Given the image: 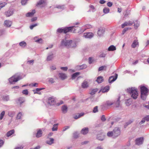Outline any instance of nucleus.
<instances>
[{
  "instance_id": "obj_1",
  "label": "nucleus",
  "mask_w": 149,
  "mask_h": 149,
  "mask_svg": "<svg viewBox=\"0 0 149 149\" xmlns=\"http://www.w3.org/2000/svg\"><path fill=\"white\" fill-rule=\"evenodd\" d=\"M79 41L77 39L70 40L68 38H65L61 41V46L68 48H75L77 46V43Z\"/></svg>"
},
{
  "instance_id": "obj_2",
  "label": "nucleus",
  "mask_w": 149,
  "mask_h": 149,
  "mask_svg": "<svg viewBox=\"0 0 149 149\" xmlns=\"http://www.w3.org/2000/svg\"><path fill=\"white\" fill-rule=\"evenodd\" d=\"M127 92L134 99H136L139 95L137 88L135 87H130L127 88Z\"/></svg>"
},
{
  "instance_id": "obj_3",
  "label": "nucleus",
  "mask_w": 149,
  "mask_h": 149,
  "mask_svg": "<svg viewBox=\"0 0 149 149\" xmlns=\"http://www.w3.org/2000/svg\"><path fill=\"white\" fill-rule=\"evenodd\" d=\"M141 89V99L143 100H146L148 94L149 90L144 86H140Z\"/></svg>"
},
{
  "instance_id": "obj_4",
  "label": "nucleus",
  "mask_w": 149,
  "mask_h": 149,
  "mask_svg": "<svg viewBox=\"0 0 149 149\" xmlns=\"http://www.w3.org/2000/svg\"><path fill=\"white\" fill-rule=\"evenodd\" d=\"M73 27L71 26L65 27L64 28H59L57 30V33H62L67 34L69 33H72Z\"/></svg>"
},
{
  "instance_id": "obj_5",
  "label": "nucleus",
  "mask_w": 149,
  "mask_h": 149,
  "mask_svg": "<svg viewBox=\"0 0 149 149\" xmlns=\"http://www.w3.org/2000/svg\"><path fill=\"white\" fill-rule=\"evenodd\" d=\"M21 77L18 74H15L10 78V84H13L22 79Z\"/></svg>"
},
{
  "instance_id": "obj_6",
  "label": "nucleus",
  "mask_w": 149,
  "mask_h": 149,
  "mask_svg": "<svg viewBox=\"0 0 149 149\" xmlns=\"http://www.w3.org/2000/svg\"><path fill=\"white\" fill-rule=\"evenodd\" d=\"M113 132V138H116L120 134V128L118 127H116L114 128Z\"/></svg>"
},
{
  "instance_id": "obj_7",
  "label": "nucleus",
  "mask_w": 149,
  "mask_h": 149,
  "mask_svg": "<svg viewBox=\"0 0 149 149\" xmlns=\"http://www.w3.org/2000/svg\"><path fill=\"white\" fill-rule=\"evenodd\" d=\"M47 102L50 105H56V101L54 97H50L48 98Z\"/></svg>"
},
{
  "instance_id": "obj_8",
  "label": "nucleus",
  "mask_w": 149,
  "mask_h": 149,
  "mask_svg": "<svg viewBox=\"0 0 149 149\" xmlns=\"http://www.w3.org/2000/svg\"><path fill=\"white\" fill-rule=\"evenodd\" d=\"M143 141L144 139L143 137L138 138L135 140V144L138 146L141 145L143 143Z\"/></svg>"
},
{
  "instance_id": "obj_9",
  "label": "nucleus",
  "mask_w": 149,
  "mask_h": 149,
  "mask_svg": "<svg viewBox=\"0 0 149 149\" xmlns=\"http://www.w3.org/2000/svg\"><path fill=\"white\" fill-rule=\"evenodd\" d=\"M71 27H73L72 31V33H78L82 31L80 30V28L78 26H71Z\"/></svg>"
},
{
  "instance_id": "obj_10",
  "label": "nucleus",
  "mask_w": 149,
  "mask_h": 149,
  "mask_svg": "<svg viewBox=\"0 0 149 149\" xmlns=\"http://www.w3.org/2000/svg\"><path fill=\"white\" fill-rule=\"evenodd\" d=\"M87 67V66L86 64H83L81 65L76 66L75 67V69L76 70H79L86 69Z\"/></svg>"
},
{
  "instance_id": "obj_11",
  "label": "nucleus",
  "mask_w": 149,
  "mask_h": 149,
  "mask_svg": "<svg viewBox=\"0 0 149 149\" xmlns=\"http://www.w3.org/2000/svg\"><path fill=\"white\" fill-rule=\"evenodd\" d=\"M118 77V75L115 74L114 75H113L110 77L109 79V82L111 83L115 81L117 79Z\"/></svg>"
},
{
  "instance_id": "obj_12",
  "label": "nucleus",
  "mask_w": 149,
  "mask_h": 149,
  "mask_svg": "<svg viewBox=\"0 0 149 149\" xmlns=\"http://www.w3.org/2000/svg\"><path fill=\"white\" fill-rule=\"evenodd\" d=\"M133 22L130 21H129L128 22H125L122 24L121 26L122 28H123L126 26H131L133 24Z\"/></svg>"
},
{
  "instance_id": "obj_13",
  "label": "nucleus",
  "mask_w": 149,
  "mask_h": 149,
  "mask_svg": "<svg viewBox=\"0 0 149 149\" xmlns=\"http://www.w3.org/2000/svg\"><path fill=\"white\" fill-rule=\"evenodd\" d=\"M54 139L52 138H47V139L46 141V143L50 145H51L52 144L54 143Z\"/></svg>"
},
{
  "instance_id": "obj_14",
  "label": "nucleus",
  "mask_w": 149,
  "mask_h": 149,
  "mask_svg": "<svg viewBox=\"0 0 149 149\" xmlns=\"http://www.w3.org/2000/svg\"><path fill=\"white\" fill-rule=\"evenodd\" d=\"M104 30L103 28L100 27L98 28L97 31V34L99 36H102L104 32Z\"/></svg>"
},
{
  "instance_id": "obj_15",
  "label": "nucleus",
  "mask_w": 149,
  "mask_h": 149,
  "mask_svg": "<svg viewBox=\"0 0 149 149\" xmlns=\"http://www.w3.org/2000/svg\"><path fill=\"white\" fill-rule=\"evenodd\" d=\"M139 45V43L138 40H134L132 42L131 45V47L132 48H135L136 47H138Z\"/></svg>"
},
{
  "instance_id": "obj_16",
  "label": "nucleus",
  "mask_w": 149,
  "mask_h": 149,
  "mask_svg": "<svg viewBox=\"0 0 149 149\" xmlns=\"http://www.w3.org/2000/svg\"><path fill=\"white\" fill-rule=\"evenodd\" d=\"M59 77L62 80H64L67 78L66 74L63 73H59L58 74Z\"/></svg>"
},
{
  "instance_id": "obj_17",
  "label": "nucleus",
  "mask_w": 149,
  "mask_h": 149,
  "mask_svg": "<svg viewBox=\"0 0 149 149\" xmlns=\"http://www.w3.org/2000/svg\"><path fill=\"white\" fill-rule=\"evenodd\" d=\"M81 86L83 88H87L89 86L88 83L87 81L85 80L82 83Z\"/></svg>"
},
{
  "instance_id": "obj_18",
  "label": "nucleus",
  "mask_w": 149,
  "mask_h": 149,
  "mask_svg": "<svg viewBox=\"0 0 149 149\" xmlns=\"http://www.w3.org/2000/svg\"><path fill=\"white\" fill-rule=\"evenodd\" d=\"M88 132V127H85L82 129L81 132V134L83 135H85L87 134Z\"/></svg>"
},
{
  "instance_id": "obj_19",
  "label": "nucleus",
  "mask_w": 149,
  "mask_h": 149,
  "mask_svg": "<svg viewBox=\"0 0 149 149\" xmlns=\"http://www.w3.org/2000/svg\"><path fill=\"white\" fill-rule=\"evenodd\" d=\"M94 36L92 32L84 33V37H93Z\"/></svg>"
},
{
  "instance_id": "obj_20",
  "label": "nucleus",
  "mask_w": 149,
  "mask_h": 149,
  "mask_svg": "<svg viewBox=\"0 0 149 149\" xmlns=\"http://www.w3.org/2000/svg\"><path fill=\"white\" fill-rule=\"evenodd\" d=\"M61 110L63 113H66L67 112L68 110L67 107L65 105H63L61 107Z\"/></svg>"
},
{
  "instance_id": "obj_21",
  "label": "nucleus",
  "mask_w": 149,
  "mask_h": 149,
  "mask_svg": "<svg viewBox=\"0 0 149 149\" xmlns=\"http://www.w3.org/2000/svg\"><path fill=\"white\" fill-rule=\"evenodd\" d=\"M113 106L116 107H118L120 106V102L119 99H118L116 101L113 102Z\"/></svg>"
},
{
  "instance_id": "obj_22",
  "label": "nucleus",
  "mask_w": 149,
  "mask_h": 149,
  "mask_svg": "<svg viewBox=\"0 0 149 149\" xmlns=\"http://www.w3.org/2000/svg\"><path fill=\"white\" fill-rule=\"evenodd\" d=\"M42 130L39 129L38 130L36 134V136L37 138H39L42 136Z\"/></svg>"
},
{
  "instance_id": "obj_23",
  "label": "nucleus",
  "mask_w": 149,
  "mask_h": 149,
  "mask_svg": "<svg viewBox=\"0 0 149 149\" xmlns=\"http://www.w3.org/2000/svg\"><path fill=\"white\" fill-rule=\"evenodd\" d=\"M35 12V10H32L31 12H30L26 14V16L27 17H31L34 15Z\"/></svg>"
},
{
  "instance_id": "obj_24",
  "label": "nucleus",
  "mask_w": 149,
  "mask_h": 149,
  "mask_svg": "<svg viewBox=\"0 0 149 149\" xmlns=\"http://www.w3.org/2000/svg\"><path fill=\"white\" fill-rule=\"evenodd\" d=\"M43 88H37L35 90H33V91L34 94H38L40 95L41 94V92H40V91L42 89H43Z\"/></svg>"
},
{
  "instance_id": "obj_25",
  "label": "nucleus",
  "mask_w": 149,
  "mask_h": 149,
  "mask_svg": "<svg viewBox=\"0 0 149 149\" xmlns=\"http://www.w3.org/2000/svg\"><path fill=\"white\" fill-rule=\"evenodd\" d=\"M109 89V87L107 86L103 88H102L101 90V91L102 93H104L108 91Z\"/></svg>"
},
{
  "instance_id": "obj_26",
  "label": "nucleus",
  "mask_w": 149,
  "mask_h": 149,
  "mask_svg": "<svg viewBox=\"0 0 149 149\" xmlns=\"http://www.w3.org/2000/svg\"><path fill=\"white\" fill-rule=\"evenodd\" d=\"M103 80V77L102 76H99L97 77L96 81L98 83H102Z\"/></svg>"
},
{
  "instance_id": "obj_27",
  "label": "nucleus",
  "mask_w": 149,
  "mask_h": 149,
  "mask_svg": "<svg viewBox=\"0 0 149 149\" xmlns=\"http://www.w3.org/2000/svg\"><path fill=\"white\" fill-rule=\"evenodd\" d=\"M97 139L100 141H103L104 139V136L102 134L97 135Z\"/></svg>"
},
{
  "instance_id": "obj_28",
  "label": "nucleus",
  "mask_w": 149,
  "mask_h": 149,
  "mask_svg": "<svg viewBox=\"0 0 149 149\" xmlns=\"http://www.w3.org/2000/svg\"><path fill=\"white\" fill-rule=\"evenodd\" d=\"M114 102L112 101H107L106 102L105 105L106 106L110 107L113 104Z\"/></svg>"
},
{
  "instance_id": "obj_29",
  "label": "nucleus",
  "mask_w": 149,
  "mask_h": 149,
  "mask_svg": "<svg viewBox=\"0 0 149 149\" xmlns=\"http://www.w3.org/2000/svg\"><path fill=\"white\" fill-rule=\"evenodd\" d=\"M80 74V72H76L73 74L72 75V79H74L77 76Z\"/></svg>"
},
{
  "instance_id": "obj_30",
  "label": "nucleus",
  "mask_w": 149,
  "mask_h": 149,
  "mask_svg": "<svg viewBox=\"0 0 149 149\" xmlns=\"http://www.w3.org/2000/svg\"><path fill=\"white\" fill-rule=\"evenodd\" d=\"M54 57L53 54L52 53H50L47 58V60L48 61H51L53 59Z\"/></svg>"
},
{
  "instance_id": "obj_31",
  "label": "nucleus",
  "mask_w": 149,
  "mask_h": 149,
  "mask_svg": "<svg viewBox=\"0 0 149 149\" xmlns=\"http://www.w3.org/2000/svg\"><path fill=\"white\" fill-rule=\"evenodd\" d=\"M84 115V113H81L74 116V118L76 119H78L81 117L83 116Z\"/></svg>"
},
{
  "instance_id": "obj_32",
  "label": "nucleus",
  "mask_w": 149,
  "mask_h": 149,
  "mask_svg": "<svg viewBox=\"0 0 149 149\" xmlns=\"http://www.w3.org/2000/svg\"><path fill=\"white\" fill-rule=\"evenodd\" d=\"M116 49V47L113 45H111L108 48V51H113Z\"/></svg>"
},
{
  "instance_id": "obj_33",
  "label": "nucleus",
  "mask_w": 149,
  "mask_h": 149,
  "mask_svg": "<svg viewBox=\"0 0 149 149\" xmlns=\"http://www.w3.org/2000/svg\"><path fill=\"white\" fill-rule=\"evenodd\" d=\"M19 45L22 47L24 48L26 46V43L25 42L23 41L19 42Z\"/></svg>"
},
{
  "instance_id": "obj_34",
  "label": "nucleus",
  "mask_w": 149,
  "mask_h": 149,
  "mask_svg": "<svg viewBox=\"0 0 149 149\" xmlns=\"http://www.w3.org/2000/svg\"><path fill=\"white\" fill-rule=\"evenodd\" d=\"M79 133L77 132H75L73 133V137L75 139H77L79 137Z\"/></svg>"
},
{
  "instance_id": "obj_35",
  "label": "nucleus",
  "mask_w": 149,
  "mask_h": 149,
  "mask_svg": "<svg viewBox=\"0 0 149 149\" xmlns=\"http://www.w3.org/2000/svg\"><path fill=\"white\" fill-rule=\"evenodd\" d=\"M34 40L35 42L38 43H42L43 42L41 38H35Z\"/></svg>"
},
{
  "instance_id": "obj_36",
  "label": "nucleus",
  "mask_w": 149,
  "mask_h": 149,
  "mask_svg": "<svg viewBox=\"0 0 149 149\" xmlns=\"http://www.w3.org/2000/svg\"><path fill=\"white\" fill-rule=\"evenodd\" d=\"M139 26V23L137 21L134 22V26L135 29H137Z\"/></svg>"
},
{
  "instance_id": "obj_37",
  "label": "nucleus",
  "mask_w": 149,
  "mask_h": 149,
  "mask_svg": "<svg viewBox=\"0 0 149 149\" xmlns=\"http://www.w3.org/2000/svg\"><path fill=\"white\" fill-rule=\"evenodd\" d=\"M47 82L49 83L52 84L54 82V81L52 78H48L47 79Z\"/></svg>"
},
{
  "instance_id": "obj_38",
  "label": "nucleus",
  "mask_w": 149,
  "mask_h": 149,
  "mask_svg": "<svg viewBox=\"0 0 149 149\" xmlns=\"http://www.w3.org/2000/svg\"><path fill=\"white\" fill-rule=\"evenodd\" d=\"M22 116V113L21 112H19L17 114V118L18 119H20L21 118Z\"/></svg>"
},
{
  "instance_id": "obj_39",
  "label": "nucleus",
  "mask_w": 149,
  "mask_h": 149,
  "mask_svg": "<svg viewBox=\"0 0 149 149\" xmlns=\"http://www.w3.org/2000/svg\"><path fill=\"white\" fill-rule=\"evenodd\" d=\"M58 124H55L53 126V127L52 128V131H57V126H58Z\"/></svg>"
},
{
  "instance_id": "obj_40",
  "label": "nucleus",
  "mask_w": 149,
  "mask_h": 149,
  "mask_svg": "<svg viewBox=\"0 0 149 149\" xmlns=\"http://www.w3.org/2000/svg\"><path fill=\"white\" fill-rule=\"evenodd\" d=\"M18 101L20 106H21L22 104L24 102V100L23 98H20L18 99Z\"/></svg>"
},
{
  "instance_id": "obj_41",
  "label": "nucleus",
  "mask_w": 149,
  "mask_h": 149,
  "mask_svg": "<svg viewBox=\"0 0 149 149\" xmlns=\"http://www.w3.org/2000/svg\"><path fill=\"white\" fill-rule=\"evenodd\" d=\"M107 136L109 137H113V131H109L107 133Z\"/></svg>"
},
{
  "instance_id": "obj_42",
  "label": "nucleus",
  "mask_w": 149,
  "mask_h": 149,
  "mask_svg": "<svg viewBox=\"0 0 149 149\" xmlns=\"http://www.w3.org/2000/svg\"><path fill=\"white\" fill-rule=\"evenodd\" d=\"M125 103L127 106H129L131 104L132 101L131 100H126Z\"/></svg>"
},
{
  "instance_id": "obj_43",
  "label": "nucleus",
  "mask_w": 149,
  "mask_h": 149,
  "mask_svg": "<svg viewBox=\"0 0 149 149\" xmlns=\"http://www.w3.org/2000/svg\"><path fill=\"white\" fill-rule=\"evenodd\" d=\"M45 2V0H40L39 1L38 3H37L36 6H40L42 4Z\"/></svg>"
},
{
  "instance_id": "obj_44",
  "label": "nucleus",
  "mask_w": 149,
  "mask_h": 149,
  "mask_svg": "<svg viewBox=\"0 0 149 149\" xmlns=\"http://www.w3.org/2000/svg\"><path fill=\"white\" fill-rule=\"evenodd\" d=\"M97 91V89H93L92 90L90 93L91 95H93L95 94Z\"/></svg>"
},
{
  "instance_id": "obj_45",
  "label": "nucleus",
  "mask_w": 149,
  "mask_h": 149,
  "mask_svg": "<svg viewBox=\"0 0 149 149\" xmlns=\"http://www.w3.org/2000/svg\"><path fill=\"white\" fill-rule=\"evenodd\" d=\"M106 66L105 65L103 66L100 67L98 69L99 71H100L103 70H106Z\"/></svg>"
},
{
  "instance_id": "obj_46",
  "label": "nucleus",
  "mask_w": 149,
  "mask_h": 149,
  "mask_svg": "<svg viewBox=\"0 0 149 149\" xmlns=\"http://www.w3.org/2000/svg\"><path fill=\"white\" fill-rule=\"evenodd\" d=\"M109 9L107 8H104L103 10V11L105 13H108L109 12Z\"/></svg>"
},
{
  "instance_id": "obj_47",
  "label": "nucleus",
  "mask_w": 149,
  "mask_h": 149,
  "mask_svg": "<svg viewBox=\"0 0 149 149\" xmlns=\"http://www.w3.org/2000/svg\"><path fill=\"white\" fill-rule=\"evenodd\" d=\"M4 26L7 27H9V21L6 20L5 21Z\"/></svg>"
},
{
  "instance_id": "obj_48",
  "label": "nucleus",
  "mask_w": 149,
  "mask_h": 149,
  "mask_svg": "<svg viewBox=\"0 0 149 149\" xmlns=\"http://www.w3.org/2000/svg\"><path fill=\"white\" fill-rule=\"evenodd\" d=\"M5 111H2L1 112V113L0 115V120H1L3 119V117L5 115Z\"/></svg>"
},
{
  "instance_id": "obj_49",
  "label": "nucleus",
  "mask_w": 149,
  "mask_h": 149,
  "mask_svg": "<svg viewBox=\"0 0 149 149\" xmlns=\"http://www.w3.org/2000/svg\"><path fill=\"white\" fill-rule=\"evenodd\" d=\"M38 25V24L37 23H36L34 24L31 25L30 26V28L32 30L33 29L34 27L37 26Z\"/></svg>"
},
{
  "instance_id": "obj_50",
  "label": "nucleus",
  "mask_w": 149,
  "mask_h": 149,
  "mask_svg": "<svg viewBox=\"0 0 149 149\" xmlns=\"http://www.w3.org/2000/svg\"><path fill=\"white\" fill-rule=\"evenodd\" d=\"M6 4V3L5 2H3L0 3V9L4 7Z\"/></svg>"
},
{
  "instance_id": "obj_51",
  "label": "nucleus",
  "mask_w": 149,
  "mask_h": 149,
  "mask_svg": "<svg viewBox=\"0 0 149 149\" xmlns=\"http://www.w3.org/2000/svg\"><path fill=\"white\" fill-rule=\"evenodd\" d=\"M63 102L62 101H60L59 102H57V103H56V105L57 106H58L60 105L61 104H63Z\"/></svg>"
},
{
  "instance_id": "obj_52",
  "label": "nucleus",
  "mask_w": 149,
  "mask_h": 149,
  "mask_svg": "<svg viewBox=\"0 0 149 149\" xmlns=\"http://www.w3.org/2000/svg\"><path fill=\"white\" fill-rule=\"evenodd\" d=\"M64 8V5H58L56 7V8L58 9H63Z\"/></svg>"
},
{
  "instance_id": "obj_53",
  "label": "nucleus",
  "mask_w": 149,
  "mask_h": 149,
  "mask_svg": "<svg viewBox=\"0 0 149 149\" xmlns=\"http://www.w3.org/2000/svg\"><path fill=\"white\" fill-rule=\"evenodd\" d=\"M22 93L23 94L27 95L28 94V91L27 89H25L23 90L22 91Z\"/></svg>"
},
{
  "instance_id": "obj_54",
  "label": "nucleus",
  "mask_w": 149,
  "mask_h": 149,
  "mask_svg": "<svg viewBox=\"0 0 149 149\" xmlns=\"http://www.w3.org/2000/svg\"><path fill=\"white\" fill-rule=\"evenodd\" d=\"M60 68L62 70H63V71H66L67 70L68 68L67 67H61Z\"/></svg>"
},
{
  "instance_id": "obj_55",
  "label": "nucleus",
  "mask_w": 149,
  "mask_h": 149,
  "mask_svg": "<svg viewBox=\"0 0 149 149\" xmlns=\"http://www.w3.org/2000/svg\"><path fill=\"white\" fill-rule=\"evenodd\" d=\"M38 85V84L37 83H35L34 84H29V85L30 86H34V87H37V86Z\"/></svg>"
},
{
  "instance_id": "obj_56",
  "label": "nucleus",
  "mask_w": 149,
  "mask_h": 149,
  "mask_svg": "<svg viewBox=\"0 0 149 149\" xmlns=\"http://www.w3.org/2000/svg\"><path fill=\"white\" fill-rule=\"evenodd\" d=\"M98 111L97 106H95L93 109V112L94 113H96Z\"/></svg>"
},
{
  "instance_id": "obj_57",
  "label": "nucleus",
  "mask_w": 149,
  "mask_h": 149,
  "mask_svg": "<svg viewBox=\"0 0 149 149\" xmlns=\"http://www.w3.org/2000/svg\"><path fill=\"white\" fill-rule=\"evenodd\" d=\"M50 68L52 70H54L56 69V66L54 65H52L50 67Z\"/></svg>"
},
{
  "instance_id": "obj_58",
  "label": "nucleus",
  "mask_w": 149,
  "mask_h": 149,
  "mask_svg": "<svg viewBox=\"0 0 149 149\" xmlns=\"http://www.w3.org/2000/svg\"><path fill=\"white\" fill-rule=\"evenodd\" d=\"M29 0H22L21 3L22 5H24L27 3V2Z\"/></svg>"
},
{
  "instance_id": "obj_59",
  "label": "nucleus",
  "mask_w": 149,
  "mask_h": 149,
  "mask_svg": "<svg viewBox=\"0 0 149 149\" xmlns=\"http://www.w3.org/2000/svg\"><path fill=\"white\" fill-rule=\"evenodd\" d=\"M106 56V54L103 53H100L99 55L100 57H104Z\"/></svg>"
},
{
  "instance_id": "obj_60",
  "label": "nucleus",
  "mask_w": 149,
  "mask_h": 149,
  "mask_svg": "<svg viewBox=\"0 0 149 149\" xmlns=\"http://www.w3.org/2000/svg\"><path fill=\"white\" fill-rule=\"evenodd\" d=\"M23 146L22 145L16 147L15 149H23Z\"/></svg>"
},
{
  "instance_id": "obj_61",
  "label": "nucleus",
  "mask_w": 149,
  "mask_h": 149,
  "mask_svg": "<svg viewBox=\"0 0 149 149\" xmlns=\"http://www.w3.org/2000/svg\"><path fill=\"white\" fill-rule=\"evenodd\" d=\"M3 99L4 101H8V96H3Z\"/></svg>"
},
{
  "instance_id": "obj_62",
  "label": "nucleus",
  "mask_w": 149,
  "mask_h": 149,
  "mask_svg": "<svg viewBox=\"0 0 149 149\" xmlns=\"http://www.w3.org/2000/svg\"><path fill=\"white\" fill-rule=\"evenodd\" d=\"M15 132V131L14 130H12L10 131V137H12L13 136V135L11 136Z\"/></svg>"
},
{
  "instance_id": "obj_63",
  "label": "nucleus",
  "mask_w": 149,
  "mask_h": 149,
  "mask_svg": "<svg viewBox=\"0 0 149 149\" xmlns=\"http://www.w3.org/2000/svg\"><path fill=\"white\" fill-rule=\"evenodd\" d=\"M34 61L33 60H29L27 61V63L29 64H33Z\"/></svg>"
},
{
  "instance_id": "obj_64",
  "label": "nucleus",
  "mask_w": 149,
  "mask_h": 149,
  "mask_svg": "<svg viewBox=\"0 0 149 149\" xmlns=\"http://www.w3.org/2000/svg\"><path fill=\"white\" fill-rule=\"evenodd\" d=\"M144 119L145 120L148 121H149V116H146L144 118Z\"/></svg>"
}]
</instances>
